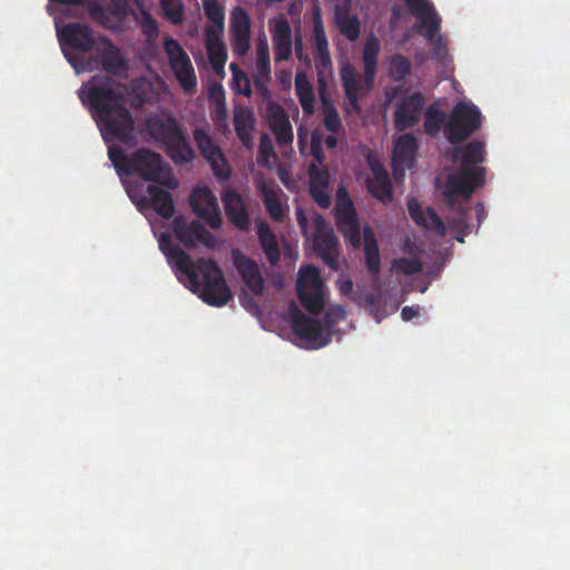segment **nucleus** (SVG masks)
Here are the masks:
<instances>
[{"mask_svg":"<svg viewBox=\"0 0 570 570\" xmlns=\"http://www.w3.org/2000/svg\"><path fill=\"white\" fill-rule=\"evenodd\" d=\"M315 59L317 67H322L323 69H327L332 66V59L330 55L328 47H322L315 49Z\"/></svg>","mask_w":570,"mask_h":570,"instance_id":"6e6d98bb","label":"nucleus"},{"mask_svg":"<svg viewBox=\"0 0 570 570\" xmlns=\"http://www.w3.org/2000/svg\"><path fill=\"white\" fill-rule=\"evenodd\" d=\"M205 47L209 63L215 72L224 71L227 51L223 40L212 27L205 29Z\"/></svg>","mask_w":570,"mask_h":570,"instance_id":"cd10ccee","label":"nucleus"},{"mask_svg":"<svg viewBox=\"0 0 570 570\" xmlns=\"http://www.w3.org/2000/svg\"><path fill=\"white\" fill-rule=\"evenodd\" d=\"M259 151L262 155L268 157H275L274 147L272 140L267 135H262L259 141Z\"/></svg>","mask_w":570,"mask_h":570,"instance_id":"13d9d810","label":"nucleus"},{"mask_svg":"<svg viewBox=\"0 0 570 570\" xmlns=\"http://www.w3.org/2000/svg\"><path fill=\"white\" fill-rule=\"evenodd\" d=\"M365 305L367 311L380 322L384 317L382 298L379 295L368 293L365 295Z\"/></svg>","mask_w":570,"mask_h":570,"instance_id":"8fccbe9b","label":"nucleus"},{"mask_svg":"<svg viewBox=\"0 0 570 570\" xmlns=\"http://www.w3.org/2000/svg\"><path fill=\"white\" fill-rule=\"evenodd\" d=\"M216 104H217V109H216V112L222 117V118H226L227 117V109H226V104H225V99H216Z\"/></svg>","mask_w":570,"mask_h":570,"instance_id":"0e129e2a","label":"nucleus"},{"mask_svg":"<svg viewBox=\"0 0 570 570\" xmlns=\"http://www.w3.org/2000/svg\"><path fill=\"white\" fill-rule=\"evenodd\" d=\"M147 129L176 165H184L194 159L195 153L173 116L150 118L147 121Z\"/></svg>","mask_w":570,"mask_h":570,"instance_id":"20e7f679","label":"nucleus"},{"mask_svg":"<svg viewBox=\"0 0 570 570\" xmlns=\"http://www.w3.org/2000/svg\"><path fill=\"white\" fill-rule=\"evenodd\" d=\"M364 236V263L367 272L377 275L381 269L380 249L376 237L370 226H365Z\"/></svg>","mask_w":570,"mask_h":570,"instance_id":"2f4dec72","label":"nucleus"},{"mask_svg":"<svg viewBox=\"0 0 570 570\" xmlns=\"http://www.w3.org/2000/svg\"><path fill=\"white\" fill-rule=\"evenodd\" d=\"M256 69L254 75L255 87L264 95H269L268 82L271 81V58L266 42H262L257 48Z\"/></svg>","mask_w":570,"mask_h":570,"instance_id":"c756f323","label":"nucleus"},{"mask_svg":"<svg viewBox=\"0 0 570 570\" xmlns=\"http://www.w3.org/2000/svg\"><path fill=\"white\" fill-rule=\"evenodd\" d=\"M289 316L293 332L311 348H321L331 342V333L321 321L305 316L294 303L289 306Z\"/></svg>","mask_w":570,"mask_h":570,"instance_id":"1a4fd4ad","label":"nucleus"},{"mask_svg":"<svg viewBox=\"0 0 570 570\" xmlns=\"http://www.w3.org/2000/svg\"><path fill=\"white\" fill-rule=\"evenodd\" d=\"M297 296L301 304L311 314H320L324 308L323 286L299 288Z\"/></svg>","mask_w":570,"mask_h":570,"instance_id":"e433bc0d","label":"nucleus"},{"mask_svg":"<svg viewBox=\"0 0 570 570\" xmlns=\"http://www.w3.org/2000/svg\"><path fill=\"white\" fill-rule=\"evenodd\" d=\"M230 69L233 70V78L237 83L238 92L243 94L246 97L250 96L252 90L247 75L240 69H238L235 63L230 65Z\"/></svg>","mask_w":570,"mask_h":570,"instance_id":"3c124183","label":"nucleus"},{"mask_svg":"<svg viewBox=\"0 0 570 570\" xmlns=\"http://www.w3.org/2000/svg\"><path fill=\"white\" fill-rule=\"evenodd\" d=\"M401 315L404 321H411L417 315V309L413 306H405L402 308Z\"/></svg>","mask_w":570,"mask_h":570,"instance_id":"680f3d73","label":"nucleus"},{"mask_svg":"<svg viewBox=\"0 0 570 570\" xmlns=\"http://www.w3.org/2000/svg\"><path fill=\"white\" fill-rule=\"evenodd\" d=\"M126 87L107 75H95L79 89L82 104L88 105L104 140L126 145L136 142L135 121L126 107Z\"/></svg>","mask_w":570,"mask_h":570,"instance_id":"f257e3e1","label":"nucleus"},{"mask_svg":"<svg viewBox=\"0 0 570 570\" xmlns=\"http://www.w3.org/2000/svg\"><path fill=\"white\" fill-rule=\"evenodd\" d=\"M373 179H367L366 187L368 193L381 202L392 200L393 187L385 167L375 159H367Z\"/></svg>","mask_w":570,"mask_h":570,"instance_id":"5701e85b","label":"nucleus"},{"mask_svg":"<svg viewBox=\"0 0 570 570\" xmlns=\"http://www.w3.org/2000/svg\"><path fill=\"white\" fill-rule=\"evenodd\" d=\"M335 223L344 239L354 248L361 246V225L353 200L347 190L340 187L334 207Z\"/></svg>","mask_w":570,"mask_h":570,"instance_id":"0eeeda50","label":"nucleus"},{"mask_svg":"<svg viewBox=\"0 0 570 570\" xmlns=\"http://www.w3.org/2000/svg\"><path fill=\"white\" fill-rule=\"evenodd\" d=\"M256 188L271 218L282 223L286 216V208L278 197V193H282V189L277 188L275 190L273 184L269 185L264 180H256Z\"/></svg>","mask_w":570,"mask_h":570,"instance_id":"bb28decb","label":"nucleus"},{"mask_svg":"<svg viewBox=\"0 0 570 570\" xmlns=\"http://www.w3.org/2000/svg\"><path fill=\"white\" fill-rule=\"evenodd\" d=\"M380 51V40L374 35L367 37L362 51L364 85L367 90H370L373 87L375 81L377 72V58Z\"/></svg>","mask_w":570,"mask_h":570,"instance_id":"a878e982","label":"nucleus"},{"mask_svg":"<svg viewBox=\"0 0 570 570\" xmlns=\"http://www.w3.org/2000/svg\"><path fill=\"white\" fill-rule=\"evenodd\" d=\"M164 17L171 23H180L183 21L184 6L181 0H160Z\"/></svg>","mask_w":570,"mask_h":570,"instance_id":"de8ad7c7","label":"nucleus"},{"mask_svg":"<svg viewBox=\"0 0 570 570\" xmlns=\"http://www.w3.org/2000/svg\"><path fill=\"white\" fill-rule=\"evenodd\" d=\"M58 38L62 47L69 46L81 52L90 51L96 45L92 30L87 24L80 22H71L63 26L58 31Z\"/></svg>","mask_w":570,"mask_h":570,"instance_id":"6ab92c4d","label":"nucleus"},{"mask_svg":"<svg viewBox=\"0 0 570 570\" xmlns=\"http://www.w3.org/2000/svg\"><path fill=\"white\" fill-rule=\"evenodd\" d=\"M159 247L168 261L175 262L177 272L186 276L189 289L205 303L220 307L232 299V292L214 259L200 258L195 263L179 246L171 243L167 234L161 235Z\"/></svg>","mask_w":570,"mask_h":570,"instance_id":"f03ea898","label":"nucleus"},{"mask_svg":"<svg viewBox=\"0 0 570 570\" xmlns=\"http://www.w3.org/2000/svg\"><path fill=\"white\" fill-rule=\"evenodd\" d=\"M330 188H308V193L312 199L323 209H326L331 206V195Z\"/></svg>","mask_w":570,"mask_h":570,"instance_id":"603ef678","label":"nucleus"},{"mask_svg":"<svg viewBox=\"0 0 570 570\" xmlns=\"http://www.w3.org/2000/svg\"><path fill=\"white\" fill-rule=\"evenodd\" d=\"M232 258L246 288L254 296H262L265 289V279L257 262L239 250H233Z\"/></svg>","mask_w":570,"mask_h":570,"instance_id":"dca6fc26","label":"nucleus"},{"mask_svg":"<svg viewBox=\"0 0 570 570\" xmlns=\"http://www.w3.org/2000/svg\"><path fill=\"white\" fill-rule=\"evenodd\" d=\"M313 41L315 49L328 47V41L320 8H315L313 11Z\"/></svg>","mask_w":570,"mask_h":570,"instance_id":"49530a36","label":"nucleus"},{"mask_svg":"<svg viewBox=\"0 0 570 570\" xmlns=\"http://www.w3.org/2000/svg\"><path fill=\"white\" fill-rule=\"evenodd\" d=\"M341 80L344 88V92L346 96V99L348 100V105L351 109L360 114L361 112V106L358 104V75L355 70V68L350 65L345 63L341 68Z\"/></svg>","mask_w":570,"mask_h":570,"instance_id":"7c9ffc66","label":"nucleus"},{"mask_svg":"<svg viewBox=\"0 0 570 570\" xmlns=\"http://www.w3.org/2000/svg\"><path fill=\"white\" fill-rule=\"evenodd\" d=\"M325 145L328 149H334L337 146V139L333 135H328L325 137Z\"/></svg>","mask_w":570,"mask_h":570,"instance_id":"69168bd1","label":"nucleus"},{"mask_svg":"<svg viewBox=\"0 0 570 570\" xmlns=\"http://www.w3.org/2000/svg\"><path fill=\"white\" fill-rule=\"evenodd\" d=\"M173 232L176 238L187 248H195L197 242L210 247L214 244V236L199 220L187 224L184 217L177 216L173 220Z\"/></svg>","mask_w":570,"mask_h":570,"instance_id":"f3484780","label":"nucleus"},{"mask_svg":"<svg viewBox=\"0 0 570 570\" xmlns=\"http://www.w3.org/2000/svg\"><path fill=\"white\" fill-rule=\"evenodd\" d=\"M311 155L314 158V164L318 167H324L325 154L323 151L321 137L316 132L311 137Z\"/></svg>","mask_w":570,"mask_h":570,"instance_id":"864d4df0","label":"nucleus"},{"mask_svg":"<svg viewBox=\"0 0 570 570\" xmlns=\"http://www.w3.org/2000/svg\"><path fill=\"white\" fill-rule=\"evenodd\" d=\"M322 111L324 114V126L332 134L342 129V120L334 102L328 97L321 95Z\"/></svg>","mask_w":570,"mask_h":570,"instance_id":"ea45409f","label":"nucleus"},{"mask_svg":"<svg viewBox=\"0 0 570 570\" xmlns=\"http://www.w3.org/2000/svg\"><path fill=\"white\" fill-rule=\"evenodd\" d=\"M417 148V140L413 134H402L394 142V164L400 166L412 167L416 157Z\"/></svg>","mask_w":570,"mask_h":570,"instance_id":"c85d7f7f","label":"nucleus"},{"mask_svg":"<svg viewBox=\"0 0 570 570\" xmlns=\"http://www.w3.org/2000/svg\"><path fill=\"white\" fill-rule=\"evenodd\" d=\"M247 301H248V304H249L250 306H253V307H255L256 309H258V305H257V303H255L252 298H248Z\"/></svg>","mask_w":570,"mask_h":570,"instance_id":"774afa93","label":"nucleus"},{"mask_svg":"<svg viewBox=\"0 0 570 570\" xmlns=\"http://www.w3.org/2000/svg\"><path fill=\"white\" fill-rule=\"evenodd\" d=\"M268 27L272 35L275 60H288L293 50L292 29L288 20L285 17H278L269 20Z\"/></svg>","mask_w":570,"mask_h":570,"instance_id":"aec40b11","label":"nucleus"},{"mask_svg":"<svg viewBox=\"0 0 570 570\" xmlns=\"http://www.w3.org/2000/svg\"><path fill=\"white\" fill-rule=\"evenodd\" d=\"M268 122L279 147L291 146L294 139L293 128L284 108L276 104L268 105Z\"/></svg>","mask_w":570,"mask_h":570,"instance_id":"4be33fe9","label":"nucleus"},{"mask_svg":"<svg viewBox=\"0 0 570 570\" xmlns=\"http://www.w3.org/2000/svg\"><path fill=\"white\" fill-rule=\"evenodd\" d=\"M315 220L314 246L322 261L332 269L338 271V240L331 226L327 225L324 217L318 214Z\"/></svg>","mask_w":570,"mask_h":570,"instance_id":"f8f14e48","label":"nucleus"},{"mask_svg":"<svg viewBox=\"0 0 570 570\" xmlns=\"http://www.w3.org/2000/svg\"><path fill=\"white\" fill-rule=\"evenodd\" d=\"M308 188H330V170L326 167H318L311 163L308 166Z\"/></svg>","mask_w":570,"mask_h":570,"instance_id":"a18cd8bd","label":"nucleus"},{"mask_svg":"<svg viewBox=\"0 0 570 570\" xmlns=\"http://www.w3.org/2000/svg\"><path fill=\"white\" fill-rule=\"evenodd\" d=\"M250 18L243 7H235L230 12L232 48L236 56H244L250 46Z\"/></svg>","mask_w":570,"mask_h":570,"instance_id":"a211bd4d","label":"nucleus"},{"mask_svg":"<svg viewBox=\"0 0 570 570\" xmlns=\"http://www.w3.org/2000/svg\"><path fill=\"white\" fill-rule=\"evenodd\" d=\"M194 139L200 154L210 165L213 174L223 181L230 178V168L222 149L216 146L210 135L203 128L194 130Z\"/></svg>","mask_w":570,"mask_h":570,"instance_id":"ddd939ff","label":"nucleus"},{"mask_svg":"<svg viewBox=\"0 0 570 570\" xmlns=\"http://www.w3.org/2000/svg\"><path fill=\"white\" fill-rule=\"evenodd\" d=\"M391 269L404 275H412L423 269V264L417 257H399L391 263Z\"/></svg>","mask_w":570,"mask_h":570,"instance_id":"c03bdc74","label":"nucleus"},{"mask_svg":"<svg viewBox=\"0 0 570 570\" xmlns=\"http://www.w3.org/2000/svg\"><path fill=\"white\" fill-rule=\"evenodd\" d=\"M426 105L425 96L415 91L403 96L393 112V122L397 131H405L419 124L424 107Z\"/></svg>","mask_w":570,"mask_h":570,"instance_id":"9b49d317","label":"nucleus"},{"mask_svg":"<svg viewBox=\"0 0 570 570\" xmlns=\"http://www.w3.org/2000/svg\"><path fill=\"white\" fill-rule=\"evenodd\" d=\"M446 122V115L439 108L438 104L428 106L423 121L424 132L428 136L438 137L441 130H444Z\"/></svg>","mask_w":570,"mask_h":570,"instance_id":"c9c22d12","label":"nucleus"},{"mask_svg":"<svg viewBox=\"0 0 570 570\" xmlns=\"http://www.w3.org/2000/svg\"><path fill=\"white\" fill-rule=\"evenodd\" d=\"M335 23L340 32L350 41H355L361 33V22L356 16L350 14L347 11H335Z\"/></svg>","mask_w":570,"mask_h":570,"instance_id":"4c0bfd02","label":"nucleus"},{"mask_svg":"<svg viewBox=\"0 0 570 570\" xmlns=\"http://www.w3.org/2000/svg\"><path fill=\"white\" fill-rule=\"evenodd\" d=\"M409 10L416 17L423 28L425 39L436 50H444L443 38L439 35L441 18L438 16L434 6L430 0H405Z\"/></svg>","mask_w":570,"mask_h":570,"instance_id":"9d476101","label":"nucleus"},{"mask_svg":"<svg viewBox=\"0 0 570 570\" xmlns=\"http://www.w3.org/2000/svg\"><path fill=\"white\" fill-rule=\"evenodd\" d=\"M295 91L303 112L307 116L312 115L315 109L314 90L306 75L303 72H297L295 76Z\"/></svg>","mask_w":570,"mask_h":570,"instance_id":"f704fd0d","label":"nucleus"},{"mask_svg":"<svg viewBox=\"0 0 570 570\" xmlns=\"http://www.w3.org/2000/svg\"><path fill=\"white\" fill-rule=\"evenodd\" d=\"M257 236L268 263L276 265L281 258V250L275 234L266 223H261L257 227Z\"/></svg>","mask_w":570,"mask_h":570,"instance_id":"473e14b6","label":"nucleus"},{"mask_svg":"<svg viewBox=\"0 0 570 570\" xmlns=\"http://www.w3.org/2000/svg\"><path fill=\"white\" fill-rule=\"evenodd\" d=\"M130 175H137L146 181L164 184L175 188L177 181H168L170 167L160 154L148 148H139L131 154Z\"/></svg>","mask_w":570,"mask_h":570,"instance_id":"423d86ee","label":"nucleus"},{"mask_svg":"<svg viewBox=\"0 0 570 570\" xmlns=\"http://www.w3.org/2000/svg\"><path fill=\"white\" fill-rule=\"evenodd\" d=\"M476 217H478L479 224L481 223L482 219L485 218V209L481 203H478V206H476Z\"/></svg>","mask_w":570,"mask_h":570,"instance_id":"338daca9","label":"nucleus"},{"mask_svg":"<svg viewBox=\"0 0 570 570\" xmlns=\"http://www.w3.org/2000/svg\"><path fill=\"white\" fill-rule=\"evenodd\" d=\"M141 29L147 37H156L159 32L157 21L147 12L144 13Z\"/></svg>","mask_w":570,"mask_h":570,"instance_id":"5fc2aeb1","label":"nucleus"},{"mask_svg":"<svg viewBox=\"0 0 570 570\" xmlns=\"http://www.w3.org/2000/svg\"><path fill=\"white\" fill-rule=\"evenodd\" d=\"M209 96L216 99H225L224 88L222 85L214 83L209 88Z\"/></svg>","mask_w":570,"mask_h":570,"instance_id":"052dcab7","label":"nucleus"},{"mask_svg":"<svg viewBox=\"0 0 570 570\" xmlns=\"http://www.w3.org/2000/svg\"><path fill=\"white\" fill-rule=\"evenodd\" d=\"M164 51L168 58L170 68L186 92H191L197 85V79L189 56L180 43L167 37L164 40Z\"/></svg>","mask_w":570,"mask_h":570,"instance_id":"6e6552de","label":"nucleus"},{"mask_svg":"<svg viewBox=\"0 0 570 570\" xmlns=\"http://www.w3.org/2000/svg\"><path fill=\"white\" fill-rule=\"evenodd\" d=\"M407 212L412 220L421 228L433 230L439 236H445V225L431 207L423 208L416 199H410L407 202Z\"/></svg>","mask_w":570,"mask_h":570,"instance_id":"b1692460","label":"nucleus"},{"mask_svg":"<svg viewBox=\"0 0 570 570\" xmlns=\"http://www.w3.org/2000/svg\"><path fill=\"white\" fill-rule=\"evenodd\" d=\"M108 158L112 163L114 167L116 168L117 173L130 175V159L131 156H126L124 149L119 146L111 145L108 147Z\"/></svg>","mask_w":570,"mask_h":570,"instance_id":"79ce46f5","label":"nucleus"},{"mask_svg":"<svg viewBox=\"0 0 570 570\" xmlns=\"http://www.w3.org/2000/svg\"><path fill=\"white\" fill-rule=\"evenodd\" d=\"M234 127L239 140L247 145L250 140V131L255 127L254 112L247 107H236L234 109Z\"/></svg>","mask_w":570,"mask_h":570,"instance_id":"72a5a7b5","label":"nucleus"},{"mask_svg":"<svg viewBox=\"0 0 570 570\" xmlns=\"http://www.w3.org/2000/svg\"><path fill=\"white\" fill-rule=\"evenodd\" d=\"M129 197L139 210L153 208L159 216L169 219L174 215V199L169 191L156 185H148L146 195L129 191Z\"/></svg>","mask_w":570,"mask_h":570,"instance_id":"4468645a","label":"nucleus"},{"mask_svg":"<svg viewBox=\"0 0 570 570\" xmlns=\"http://www.w3.org/2000/svg\"><path fill=\"white\" fill-rule=\"evenodd\" d=\"M189 205L196 216L205 219L207 224L217 229L222 225V215L217 198L210 189L206 187H196L189 197Z\"/></svg>","mask_w":570,"mask_h":570,"instance_id":"2eb2a0df","label":"nucleus"},{"mask_svg":"<svg viewBox=\"0 0 570 570\" xmlns=\"http://www.w3.org/2000/svg\"><path fill=\"white\" fill-rule=\"evenodd\" d=\"M337 288L340 293L344 296H347L353 291V281L351 278H340L336 282Z\"/></svg>","mask_w":570,"mask_h":570,"instance_id":"bf43d9fd","label":"nucleus"},{"mask_svg":"<svg viewBox=\"0 0 570 570\" xmlns=\"http://www.w3.org/2000/svg\"><path fill=\"white\" fill-rule=\"evenodd\" d=\"M323 286L320 272L315 266L301 267L297 278V292L299 288H312Z\"/></svg>","mask_w":570,"mask_h":570,"instance_id":"37998d69","label":"nucleus"},{"mask_svg":"<svg viewBox=\"0 0 570 570\" xmlns=\"http://www.w3.org/2000/svg\"><path fill=\"white\" fill-rule=\"evenodd\" d=\"M295 214H296L297 223H298L301 229L304 232L308 224L307 217L305 216L304 210L301 207L296 208Z\"/></svg>","mask_w":570,"mask_h":570,"instance_id":"e2e57ef3","label":"nucleus"},{"mask_svg":"<svg viewBox=\"0 0 570 570\" xmlns=\"http://www.w3.org/2000/svg\"><path fill=\"white\" fill-rule=\"evenodd\" d=\"M411 61L402 55H394L390 59L389 76L394 81L404 80L411 72Z\"/></svg>","mask_w":570,"mask_h":570,"instance_id":"a19ab883","label":"nucleus"},{"mask_svg":"<svg viewBox=\"0 0 570 570\" xmlns=\"http://www.w3.org/2000/svg\"><path fill=\"white\" fill-rule=\"evenodd\" d=\"M222 203L227 219L242 232L250 227V219L243 197L234 189H225L222 194Z\"/></svg>","mask_w":570,"mask_h":570,"instance_id":"412c9836","label":"nucleus"},{"mask_svg":"<svg viewBox=\"0 0 570 570\" xmlns=\"http://www.w3.org/2000/svg\"><path fill=\"white\" fill-rule=\"evenodd\" d=\"M204 12L206 18L219 29L224 28V11L223 8L215 0H207L204 2Z\"/></svg>","mask_w":570,"mask_h":570,"instance_id":"09e8293b","label":"nucleus"},{"mask_svg":"<svg viewBox=\"0 0 570 570\" xmlns=\"http://www.w3.org/2000/svg\"><path fill=\"white\" fill-rule=\"evenodd\" d=\"M453 160L459 161V167L448 176L442 190L444 200L451 208L455 207L459 198L466 203L484 185L485 168L480 164L485 160V142L474 140L455 147Z\"/></svg>","mask_w":570,"mask_h":570,"instance_id":"7ed1b4c3","label":"nucleus"},{"mask_svg":"<svg viewBox=\"0 0 570 570\" xmlns=\"http://www.w3.org/2000/svg\"><path fill=\"white\" fill-rule=\"evenodd\" d=\"M482 119V114L475 105L458 102L445 125L444 136L452 145L463 142L480 129Z\"/></svg>","mask_w":570,"mask_h":570,"instance_id":"39448f33","label":"nucleus"},{"mask_svg":"<svg viewBox=\"0 0 570 570\" xmlns=\"http://www.w3.org/2000/svg\"><path fill=\"white\" fill-rule=\"evenodd\" d=\"M471 209L464 204L458 208V217L449 220V227L455 232V239L460 243L464 242V238L472 233V226L470 225Z\"/></svg>","mask_w":570,"mask_h":570,"instance_id":"58836bf2","label":"nucleus"},{"mask_svg":"<svg viewBox=\"0 0 570 570\" xmlns=\"http://www.w3.org/2000/svg\"><path fill=\"white\" fill-rule=\"evenodd\" d=\"M345 317L346 311L343 306L340 305L332 306L325 314V318L332 325L337 323L338 321L344 320Z\"/></svg>","mask_w":570,"mask_h":570,"instance_id":"4d7b16f0","label":"nucleus"},{"mask_svg":"<svg viewBox=\"0 0 570 570\" xmlns=\"http://www.w3.org/2000/svg\"><path fill=\"white\" fill-rule=\"evenodd\" d=\"M96 51L107 73L118 76L126 71L127 66L119 49L107 37L98 38Z\"/></svg>","mask_w":570,"mask_h":570,"instance_id":"393cba45","label":"nucleus"}]
</instances>
